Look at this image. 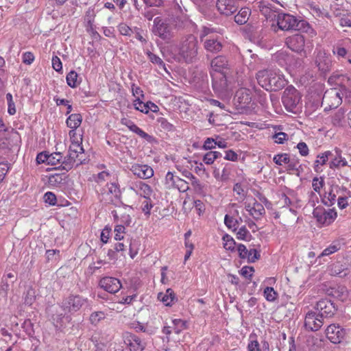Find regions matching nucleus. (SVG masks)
Masks as SVG:
<instances>
[{"instance_id": "5701e85b", "label": "nucleus", "mask_w": 351, "mask_h": 351, "mask_svg": "<svg viewBox=\"0 0 351 351\" xmlns=\"http://www.w3.org/2000/svg\"><path fill=\"white\" fill-rule=\"evenodd\" d=\"M245 208L256 220L260 219L265 214V210L263 206L255 199L252 205L250 203L245 204Z\"/></svg>"}, {"instance_id": "9d476101", "label": "nucleus", "mask_w": 351, "mask_h": 351, "mask_svg": "<svg viewBox=\"0 0 351 351\" xmlns=\"http://www.w3.org/2000/svg\"><path fill=\"white\" fill-rule=\"evenodd\" d=\"M285 43L291 51L298 53H304V56H306L304 50L305 38L303 35L296 34L289 36L286 38Z\"/></svg>"}, {"instance_id": "9b49d317", "label": "nucleus", "mask_w": 351, "mask_h": 351, "mask_svg": "<svg viewBox=\"0 0 351 351\" xmlns=\"http://www.w3.org/2000/svg\"><path fill=\"white\" fill-rule=\"evenodd\" d=\"M313 215L317 221L324 226L330 224L337 217V213L333 209L326 210L321 208H315Z\"/></svg>"}, {"instance_id": "a18cd8bd", "label": "nucleus", "mask_w": 351, "mask_h": 351, "mask_svg": "<svg viewBox=\"0 0 351 351\" xmlns=\"http://www.w3.org/2000/svg\"><path fill=\"white\" fill-rule=\"evenodd\" d=\"M224 223L226 226L233 231L237 230L239 227V220L234 219L228 215H226L224 217Z\"/></svg>"}, {"instance_id": "680f3d73", "label": "nucleus", "mask_w": 351, "mask_h": 351, "mask_svg": "<svg viewBox=\"0 0 351 351\" xmlns=\"http://www.w3.org/2000/svg\"><path fill=\"white\" fill-rule=\"evenodd\" d=\"M22 328L27 335L32 336L34 335V331L33 329V325L29 319L25 320L22 324Z\"/></svg>"}, {"instance_id": "6ab92c4d", "label": "nucleus", "mask_w": 351, "mask_h": 351, "mask_svg": "<svg viewBox=\"0 0 351 351\" xmlns=\"http://www.w3.org/2000/svg\"><path fill=\"white\" fill-rule=\"evenodd\" d=\"M210 72L227 73L230 69L228 59L224 56H217L211 60Z\"/></svg>"}, {"instance_id": "4d7b16f0", "label": "nucleus", "mask_w": 351, "mask_h": 351, "mask_svg": "<svg viewBox=\"0 0 351 351\" xmlns=\"http://www.w3.org/2000/svg\"><path fill=\"white\" fill-rule=\"evenodd\" d=\"M6 99L8 102V112L10 115H14L16 113V108L11 93L6 94Z\"/></svg>"}, {"instance_id": "a878e982", "label": "nucleus", "mask_w": 351, "mask_h": 351, "mask_svg": "<svg viewBox=\"0 0 351 351\" xmlns=\"http://www.w3.org/2000/svg\"><path fill=\"white\" fill-rule=\"evenodd\" d=\"M223 29L219 27H203L200 33V40H204V38H215L218 36H223Z\"/></svg>"}, {"instance_id": "7ed1b4c3", "label": "nucleus", "mask_w": 351, "mask_h": 351, "mask_svg": "<svg viewBox=\"0 0 351 351\" xmlns=\"http://www.w3.org/2000/svg\"><path fill=\"white\" fill-rule=\"evenodd\" d=\"M276 21L278 28L284 31L296 30L307 32L311 28L306 21L300 20L289 14L278 13Z\"/></svg>"}, {"instance_id": "e433bc0d", "label": "nucleus", "mask_w": 351, "mask_h": 351, "mask_svg": "<svg viewBox=\"0 0 351 351\" xmlns=\"http://www.w3.org/2000/svg\"><path fill=\"white\" fill-rule=\"evenodd\" d=\"M78 157L77 154L68 153L67 156L64 158V160L60 167L66 171H69L73 167L75 159Z\"/></svg>"}, {"instance_id": "0e129e2a", "label": "nucleus", "mask_w": 351, "mask_h": 351, "mask_svg": "<svg viewBox=\"0 0 351 351\" xmlns=\"http://www.w3.org/2000/svg\"><path fill=\"white\" fill-rule=\"evenodd\" d=\"M324 184V181L323 178H321L319 180L317 177L314 178L313 179V182H312V186L313 188V190L315 192L319 193L320 189L323 187Z\"/></svg>"}, {"instance_id": "dca6fc26", "label": "nucleus", "mask_w": 351, "mask_h": 351, "mask_svg": "<svg viewBox=\"0 0 351 351\" xmlns=\"http://www.w3.org/2000/svg\"><path fill=\"white\" fill-rule=\"evenodd\" d=\"M203 45L204 49L207 52L212 53H217L220 52L223 48V36H218L215 38H204Z\"/></svg>"}, {"instance_id": "864d4df0", "label": "nucleus", "mask_w": 351, "mask_h": 351, "mask_svg": "<svg viewBox=\"0 0 351 351\" xmlns=\"http://www.w3.org/2000/svg\"><path fill=\"white\" fill-rule=\"evenodd\" d=\"M69 153L77 154H82L84 152L83 147L78 141H72L71 145L69 147Z\"/></svg>"}, {"instance_id": "423d86ee", "label": "nucleus", "mask_w": 351, "mask_h": 351, "mask_svg": "<svg viewBox=\"0 0 351 351\" xmlns=\"http://www.w3.org/2000/svg\"><path fill=\"white\" fill-rule=\"evenodd\" d=\"M300 93L293 86H288L284 91L282 101L288 111H293L300 103Z\"/></svg>"}, {"instance_id": "0eeeda50", "label": "nucleus", "mask_w": 351, "mask_h": 351, "mask_svg": "<svg viewBox=\"0 0 351 351\" xmlns=\"http://www.w3.org/2000/svg\"><path fill=\"white\" fill-rule=\"evenodd\" d=\"M108 191L106 193H102L101 201H104L106 204H113L116 206L119 204H123L121 202V191L117 183L112 182L107 184Z\"/></svg>"}, {"instance_id": "473e14b6", "label": "nucleus", "mask_w": 351, "mask_h": 351, "mask_svg": "<svg viewBox=\"0 0 351 351\" xmlns=\"http://www.w3.org/2000/svg\"><path fill=\"white\" fill-rule=\"evenodd\" d=\"M334 156V153L330 151L325 152L324 153L319 154L317 156V159L315 161V171L316 172L320 171V165H324L326 163L328 159L330 158H332Z\"/></svg>"}, {"instance_id": "f3484780", "label": "nucleus", "mask_w": 351, "mask_h": 351, "mask_svg": "<svg viewBox=\"0 0 351 351\" xmlns=\"http://www.w3.org/2000/svg\"><path fill=\"white\" fill-rule=\"evenodd\" d=\"M216 7L221 14L228 16L237 11L239 4L234 0H217Z\"/></svg>"}, {"instance_id": "ddd939ff", "label": "nucleus", "mask_w": 351, "mask_h": 351, "mask_svg": "<svg viewBox=\"0 0 351 351\" xmlns=\"http://www.w3.org/2000/svg\"><path fill=\"white\" fill-rule=\"evenodd\" d=\"M346 335V329L339 325L330 324L326 329L327 338L333 343H339Z\"/></svg>"}, {"instance_id": "5fc2aeb1", "label": "nucleus", "mask_w": 351, "mask_h": 351, "mask_svg": "<svg viewBox=\"0 0 351 351\" xmlns=\"http://www.w3.org/2000/svg\"><path fill=\"white\" fill-rule=\"evenodd\" d=\"M125 227L123 225H117L115 226L114 232V238L117 241H121L124 238L125 234Z\"/></svg>"}, {"instance_id": "79ce46f5", "label": "nucleus", "mask_w": 351, "mask_h": 351, "mask_svg": "<svg viewBox=\"0 0 351 351\" xmlns=\"http://www.w3.org/2000/svg\"><path fill=\"white\" fill-rule=\"evenodd\" d=\"M345 118V111L343 109H339L332 118V123L335 126L342 125Z\"/></svg>"}, {"instance_id": "8fccbe9b", "label": "nucleus", "mask_w": 351, "mask_h": 351, "mask_svg": "<svg viewBox=\"0 0 351 351\" xmlns=\"http://www.w3.org/2000/svg\"><path fill=\"white\" fill-rule=\"evenodd\" d=\"M273 160L276 165L281 166L289 162V154L285 153L276 154Z\"/></svg>"}, {"instance_id": "774afa93", "label": "nucleus", "mask_w": 351, "mask_h": 351, "mask_svg": "<svg viewBox=\"0 0 351 351\" xmlns=\"http://www.w3.org/2000/svg\"><path fill=\"white\" fill-rule=\"evenodd\" d=\"M216 147L215 139L213 138H207L204 143L203 149L205 150H212Z\"/></svg>"}, {"instance_id": "b1692460", "label": "nucleus", "mask_w": 351, "mask_h": 351, "mask_svg": "<svg viewBox=\"0 0 351 351\" xmlns=\"http://www.w3.org/2000/svg\"><path fill=\"white\" fill-rule=\"evenodd\" d=\"M274 71L271 69H263L257 72L256 77L258 84L266 90V88H271L269 84L271 76Z\"/></svg>"}, {"instance_id": "338daca9", "label": "nucleus", "mask_w": 351, "mask_h": 351, "mask_svg": "<svg viewBox=\"0 0 351 351\" xmlns=\"http://www.w3.org/2000/svg\"><path fill=\"white\" fill-rule=\"evenodd\" d=\"M300 160L295 156L291 157L289 156V162L287 163V171H293L299 165Z\"/></svg>"}, {"instance_id": "e2e57ef3", "label": "nucleus", "mask_w": 351, "mask_h": 351, "mask_svg": "<svg viewBox=\"0 0 351 351\" xmlns=\"http://www.w3.org/2000/svg\"><path fill=\"white\" fill-rule=\"evenodd\" d=\"M254 272V269L253 267L244 266L240 270L241 275L247 279L251 278Z\"/></svg>"}, {"instance_id": "2eb2a0df", "label": "nucleus", "mask_w": 351, "mask_h": 351, "mask_svg": "<svg viewBox=\"0 0 351 351\" xmlns=\"http://www.w3.org/2000/svg\"><path fill=\"white\" fill-rule=\"evenodd\" d=\"M122 337L124 343L130 348V351H142L144 350L145 343L136 335L129 332H125Z\"/></svg>"}, {"instance_id": "2f4dec72", "label": "nucleus", "mask_w": 351, "mask_h": 351, "mask_svg": "<svg viewBox=\"0 0 351 351\" xmlns=\"http://www.w3.org/2000/svg\"><path fill=\"white\" fill-rule=\"evenodd\" d=\"M158 299L162 301L166 306H171L176 300L174 292L171 289H167L165 293H159Z\"/></svg>"}, {"instance_id": "13d9d810", "label": "nucleus", "mask_w": 351, "mask_h": 351, "mask_svg": "<svg viewBox=\"0 0 351 351\" xmlns=\"http://www.w3.org/2000/svg\"><path fill=\"white\" fill-rule=\"evenodd\" d=\"M264 295L267 301H274L277 296V293L274 291V288L267 287L264 290Z\"/></svg>"}, {"instance_id": "a19ab883", "label": "nucleus", "mask_w": 351, "mask_h": 351, "mask_svg": "<svg viewBox=\"0 0 351 351\" xmlns=\"http://www.w3.org/2000/svg\"><path fill=\"white\" fill-rule=\"evenodd\" d=\"M289 58V55L286 52L281 51H278L273 56V60L277 62L282 66L287 64Z\"/></svg>"}, {"instance_id": "1a4fd4ad", "label": "nucleus", "mask_w": 351, "mask_h": 351, "mask_svg": "<svg viewBox=\"0 0 351 351\" xmlns=\"http://www.w3.org/2000/svg\"><path fill=\"white\" fill-rule=\"evenodd\" d=\"M325 319L319 316L316 311H310L306 313L304 319L305 328L311 331H317L323 326Z\"/></svg>"}, {"instance_id": "412c9836", "label": "nucleus", "mask_w": 351, "mask_h": 351, "mask_svg": "<svg viewBox=\"0 0 351 351\" xmlns=\"http://www.w3.org/2000/svg\"><path fill=\"white\" fill-rule=\"evenodd\" d=\"M237 250L239 256L242 259L247 258L249 263H254L260 258V254L256 249L248 250L243 244H239Z\"/></svg>"}, {"instance_id": "c03bdc74", "label": "nucleus", "mask_w": 351, "mask_h": 351, "mask_svg": "<svg viewBox=\"0 0 351 351\" xmlns=\"http://www.w3.org/2000/svg\"><path fill=\"white\" fill-rule=\"evenodd\" d=\"M223 247L226 250L234 251L235 249L236 242L234 240V239L228 235L225 234L223 237Z\"/></svg>"}, {"instance_id": "69168bd1", "label": "nucleus", "mask_w": 351, "mask_h": 351, "mask_svg": "<svg viewBox=\"0 0 351 351\" xmlns=\"http://www.w3.org/2000/svg\"><path fill=\"white\" fill-rule=\"evenodd\" d=\"M44 200L46 203H48L49 205L54 206L56 204V196L52 192H47L44 195Z\"/></svg>"}, {"instance_id": "f03ea898", "label": "nucleus", "mask_w": 351, "mask_h": 351, "mask_svg": "<svg viewBox=\"0 0 351 351\" xmlns=\"http://www.w3.org/2000/svg\"><path fill=\"white\" fill-rule=\"evenodd\" d=\"M333 79L341 88H330L324 93L322 106H324L325 111L337 108L342 103V97L344 95L347 96L348 93H350L348 89L351 86V80L348 76L337 75L330 77L329 80Z\"/></svg>"}, {"instance_id": "4be33fe9", "label": "nucleus", "mask_w": 351, "mask_h": 351, "mask_svg": "<svg viewBox=\"0 0 351 351\" xmlns=\"http://www.w3.org/2000/svg\"><path fill=\"white\" fill-rule=\"evenodd\" d=\"M131 171L141 179L150 178L154 176L153 169L147 165L134 164L130 168Z\"/></svg>"}, {"instance_id": "c9c22d12", "label": "nucleus", "mask_w": 351, "mask_h": 351, "mask_svg": "<svg viewBox=\"0 0 351 351\" xmlns=\"http://www.w3.org/2000/svg\"><path fill=\"white\" fill-rule=\"evenodd\" d=\"M67 181V176L65 173H55L49 178V183L53 186L65 184Z\"/></svg>"}, {"instance_id": "cd10ccee", "label": "nucleus", "mask_w": 351, "mask_h": 351, "mask_svg": "<svg viewBox=\"0 0 351 351\" xmlns=\"http://www.w3.org/2000/svg\"><path fill=\"white\" fill-rule=\"evenodd\" d=\"M132 189L134 190L136 193L139 194L141 196L144 197L145 199L149 198V196L152 193V190L150 186L141 181L135 183Z\"/></svg>"}, {"instance_id": "72a5a7b5", "label": "nucleus", "mask_w": 351, "mask_h": 351, "mask_svg": "<svg viewBox=\"0 0 351 351\" xmlns=\"http://www.w3.org/2000/svg\"><path fill=\"white\" fill-rule=\"evenodd\" d=\"M82 121V117L79 113L71 114L66 119V125L71 129H77L79 128Z\"/></svg>"}, {"instance_id": "39448f33", "label": "nucleus", "mask_w": 351, "mask_h": 351, "mask_svg": "<svg viewBox=\"0 0 351 351\" xmlns=\"http://www.w3.org/2000/svg\"><path fill=\"white\" fill-rule=\"evenodd\" d=\"M87 302L88 299L80 295H70L62 300L61 307L69 313H74Z\"/></svg>"}, {"instance_id": "de8ad7c7", "label": "nucleus", "mask_w": 351, "mask_h": 351, "mask_svg": "<svg viewBox=\"0 0 351 351\" xmlns=\"http://www.w3.org/2000/svg\"><path fill=\"white\" fill-rule=\"evenodd\" d=\"M251 237V234L245 226L241 227L237 232V238L239 240L250 241Z\"/></svg>"}, {"instance_id": "09e8293b", "label": "nucleus", "mask_w": 351, "mask_h": 351, "mask_svg": "<svg viewBox=\"0 0 351 351\" xmlns=\"http://www.w3.org/2000/svg\"><path fill=\"white\" fill-rule=\"evenodd\" d=\"M106 315L103 311H95L90 315V322L93 325H97L100 321L105 319Z\"/></svg>"}, {"instance_id": "bf43d9fd", "label": "nucleus", "mask_w": 351, "mask_h": 351, "mask_svg": "<svg viewBox=\"0 0 351 351\" xmlns=\"http://www.w3.org/2000/svg\"><path fill=\"white\" fill-rule=\"evenodd\" d=\"M332 52L339 59L340 58H346L348 53L347 50L340 45L333 47Z\"/></svg>"}, {"instance_id": "393cba45", "label": "nucleus", "mask_w": 351, "mask_h": 351, "mask_svg": "<svg viewBox=\"0 0 351 351\" xmlns=\"http://www.w3.org/2000/svg\"><path fill=\"white\" fill-rule=\"evenodd\" d=\"M271 84L269 86L271 88H266V90L269 91H278L283 88L286 84L287 81L282 75L274 72L273 75L269 81Z\"/></svg>"}, {"instance_id": "f257e3e1", "label": "nucleus", "mask_w": 351, "mask_h": 351, "mask_svg": "<svg viewBox=\"0 0 351 351\" xmlns=\"http://www.w3.org/2000/svg\"><path fill=\"white\" fill-rule=\"evenodd\" d=\"M189 21L183 16H170L165 19L157 16L154 19L152 32L162 40L169 42L173 37V29L184 28Z\"/></svg>"}, {"instance_id": "c756f323", "label": "nucleus", "mask_w": 351, "mask_h": 351, "mask_svg": "<svg viewBox=\"0 0 351 351\" xmlns=\"http://www.w3.org/2000/svg\"><path fill=\"white\" fill-rule=\"evenodd\" d=\"M328 291V295L341 301H344L348 297V291L345 287H332Z\"/></svg>"}, {"instance_id": "20e7f679", "label": "nucleus", "mask_w": 351, "mask_h": 351, "mask_svg": "<svg viewBox=\"0 0 351 351\" xmlns=\"http://www.w3.org/2000/svg\"><path fill=\"white\" fill-rule=\"evenodd\" d=\"M198 53V41L192 34L188 35L182 42L179 49V55L186 63H191L196 60Z\"/></svg>"}, {"instance_id": "052dcab7", "label": "nucleus", "mask_w": 351, "mask_h": 351, "mask_svg": "<svg viewBox=\"0 0 351 351\" xmlns=\"http://www.w3.org/2000/svg\"><path fill=\"white\" fill-rule=\"evenodd\" d=\"M118 29L120 34L123 36H130L133 33V30L125 23L119 24Z\"/></svg>"}, {"instance_id": "3c124183", "label": "nucleus", "mask_w": 351, "mask_h": 351, "mask_svg": "<svg viewBox=\"0 0 351 351\" xmlns=\"http://www.w3.org/2000/svg\"><path fill=\"white\" fill-rule=\"evenodd\" d=\"M340 249L339 243H332L328 247L322 251L318 258L325 256H329L336 252H337Z\"/></svg>"}, {"instance_id": "a211bd4d", "label": "nucleus", "mask_w": 351, "mask_h": 351, "mask_svg": "<svg viewBox=\"0 0 351 351\" xmlns=\"http://www.w3.org/2000/svg\"><path fill=\"white\" fill-rule=\"evenodd\" d=\"M99 286L110 293H115L121 288V283L116 278L106 276L100 280Z\"/></svg>"}, {"instance_id": "bb28decb", "label": "nucleus", "mask_w": 351, "mask_h": 351, "mask_svg": "<svg viewBox=\"0 0 351 351\" xmlns=\"http://www.w3.org/2000/svg\"><path fill=\"white\" fill-rule=\"evenodd\" d=\"M330 274L343 278L349 274V269L346 264L337 261L330 265Z\"/></svg>"}, {"instance_id": "603ef678", "label": "nucleus", "mask_w": 351, "mask_h": 351, "mask_svg": "<svg viewBox=\"0 0 351 351\" xmlns=\"http://www.w3.org/2000/svg\"><path fill=\"white\" fill-rule=\"evenodd\" d=\"M134 106L136 110H139L143 113H148L149 111V103L145 104L139 99H137L134 102Z\"/></svg>"}, {"instance_id": "4c0bfd02", "label": "nucleus", "mask_w": 351, "mask_h": 351, "mask_svg": "<svg viewBox=\"0 0 351 351\" xmlns=\"http://www.w3.org/2000/svg\"><path fill=\"white\" fill-rule=\"evenodd\" d=\"M129 130L136 133L139 136H141V138H143V139L146 140L148 142H151L153 140L152 136L144 132L143 130L138 128L134 122H132V124L129 125Z\"/></svg>"}, {"instance_id": "f8f14e48", "label": "nucleus", "mask_w": 351, "mask_h": 351, "mask_svg": "<svg viewBox=\"0 0 351 351\" xmlns=\"http://www.w3.org/2000/svg\"><path fill=\"white\" fill-rule=\"evenodd\" d=\"M165 186L168 189H178L181 192H185L189 189L188 183L185 180L178 176H175L170 171L167 172L165 176Z\"/></svg>"}, {"instance_id": "6e6d98bb", "label": "nucleus", "mask_w": 351, "mask_h": 351, "mask_svg": "<svg viewBox=\"0 0 351 351\" xmlns=\"http://www.w3.org/2000/svg\"><path fill=\"white\" fill-rule=\"evenodd\" d=\"M62 154L60 152H55L49 154L48 165H56L60 163L62 160Z\"/></svg>"}, {"instance_id": "c85d7f7f", "label": "nucleus", "mask_w": 351, "mask_h": 351, "mask_svg": "<svg viewBox=\"0 0 351 351\" xmlns=\"http://www.w3.org/2000/svg\"><path fill=\"white\" fill-rule=\"evenodd\" d=\"M343 189L338 186L332 187L330 191L326 193L323 198V202L328 206L333 205L336 202L337 195L339 194Z\"/></svg>"}, {"instance_id": "58836bf2", "label": "nucleus", "mask_w": 351, "mask_h": 351, "mask_svg": "<svg viewBox=\"0 0 351 351\" xmlns=\"http://www.w3.org/2000/svg\"><path fill=\"white\" fill-rule=\"evenodd\" d=\"M221 153L219 152L210 151L204 156L203 161L206 165H212L216 159L221 158Z\"/></svg>"}, {"instance_id": "4468645a", "label": "nucleus", "mask_w": 351, "mask_h": 351, "mask_svg": "<svg viewBox=\"0 0 351 351\" xmlns=\"http://www.w3.org/2000/svg\"><path fill=\"white\" fill-rule=\"evenodd\" d=\"M212 78V86L217 93H223L228 87L227 73L210 72Z\"/></svg>"}, {"instance_id": "aec40b11", "label": "nucleus", "mask_w": 351, "mask_h": 351, "mask_svg": "<svg viewBox=\"0 0 351 351\" xmlns=\"http://www.w3.org/2000/svg\"><path fill=\"white\" fill-rule=\"evenodd\" d=\"M315 64L318 69L326 73L330 70L332 66V61L330 58L324 51H318L315 60Z\"/></svg>"}, {"instance_id": "49530a36", "label": "nucleus", "mask_w": 351, "mask_h": 351, "mask_svg": "<svg viewBox=\"0 0 351 351\" xmlns=\"http://www.w3.org/2000/svg\"><path fill=\"white\" fill-rule=\"evenodd\" d=\"M173 325V331L176 334H179L181 331L186 328V322L180 319H175L172 320Z\"/></svg>"}, {"instance_id": "ea45409f", "label": "nucleus", "mask_w": 351, "mask_h": 351, "mask_svg": "<svg viewBox=\"0 0 351 351\" xmlns=\"http://www.w3.org/2000/svg\"><path fill=\"white\" fill-rule=\"evenodd\" d=\"M147 55L150 62H152L153 64H157L160 68L163 69L167 73H169L165 62L159 56L152 53L151 51L147 52Z\"/></svg>"}, {"instance_id": "7c9ffc66", "label": "nucleus", "mask_w": 351, "mask_h": 351, "mask_svg": "<svg viewBox=\"0 0 351 351\" xmlns=\"http://www.w3.org/2000/svg\"><path fill=\"white\" fill-rule=\"evenodd\" d=\"M341 150L339 149L336 148L335 149L334 156L330 158L331 159V162L330 163V167L331 169L334 167H345L347 165V161L345 158L341 157Z\"/></svg>"}, {"instance_id": "6e6552de", "label": "nucleus", "mask_w": 351, "mask_h": 351, "mask_svg": "<svg viewBox=\"0 0 351 351\" xmlns=\"http://www.w3.org/2000/svg\"><path fill=\"white\" fill-rule=\"evenodd\" d=\"M315 311L321 317L326 319L332 317L335 315L337 308L331 300L322 299L317 302Z\"/></svg>"}, {"instance_id": "f704fd0d", "label": "nucleus", "mask_w": 351, "mask_h": 351, "mask_svg": "<svg viewBox=\"0 0 351 351\" xmlns=\"http://www.w3.org/2000/svg\"><path fill=\"white\" fill-rule=\"evenodd\" d=\"M251 11L248 8H241L234 16V21L239 25H243L249 19Z\"/></svg>"}, {"instance_id": "37998d69", "label": "nucleus", "mask_w": 351, "mask_h": 351, "mask_svg": "<svg viewBox=\"0 0 351 351\" xmlns=\"http://www.w3.org/2000/svg\"><path fill=\"white\" fill-rule=\"evenodd\" d=\"M78 75L75 71H71L66 75L67 84L71 88H75L79 84L77 82Z\"/></svg>"}]
</instances>
